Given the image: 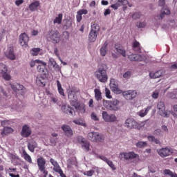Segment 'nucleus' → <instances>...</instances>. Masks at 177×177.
Returning <instances> with one entry per match:
<instances>
[{
    "mask_svg": "<svg viewBox=\"0 0 177 177\" xmlns=\"http://www.w3.org/2000/svg\"><path fill=\"white\" fill-rule=\"evenodd\" d=\"M131 75H132V73H131V71H127L123 74V77L128 80L131 78Z\"/></svg>",
    "mask_w": 177,
    "mask_h": 177,
    "instance_id": "56",
    "label": "nucleus"
},
{
    "mask_svg": "<svg viewBox=\"0 0 177 177\" xmlns=\"http://www.w3.org/2000/svg\"><path fill=\"white\" fill-rule=\"evenodd\" d=\"M48 41H53V44H59L60 42V33L57 30H50L46 35Z\"/></svg>",
    "mask_w": 177,
    "mask_h": 177,
    "instance_id": "3",
    "label": "nucleus"
},
{
    "mask_svg": "<svg viewBox=\"0 0 177 177\" xmlns=\"http://www.w3.org/2000/svg\"><path fill=\"white\" fill-rule=\"evenodd\" d=\"M37 164L38 169L43 175H48V170H46V159L40 156L37 159Z\"/></svg>",
    "mask_w": 177,
    "mask_h": 177,
    "instance_id": "4",
    "label": "nucleus"
},
{
    "mask_svg": "<svg viewBox=\"0 0 177 177\" xmlns=\"http://www.w3.org/2000/svg\"><path fill=\"white\" fill-rule=\"evenodd\" d=\"M37 146V144L35 141H31L28 144V149L29 151H31V153H34Z\"/></svg>",
    "mask_w": 177,
    "mask_h": 177,
    "instance_id": "34",
    "label": "nucleus"
},
{
    "mask_svg": "<svg viewBox=\"0 0 177 177\" xmlns=\"http://www.w3.org/2000/svg\"><path fill=\"white\" fill-rule=\"evenodd\" d=\"M74 124L76 125H80V127H84V128H86V123H85V121L82 120V118H77L73 121Z\"/></svg>",
    "mask_w": 177,
    "mask_h": 177,
    "instance_id": "32",
    "label": "nucleus"
},
{
    "mask_svg": "<svg viewBox=\"0 0 177 177\" xmlns=\"http://www.w3.org/2000/svg\"><path fill=\"white\" fill-rule=\"evenodd\" d=\"M5 56L10 60H16V55H15V50L13 45L10 44L8 46L6 51H5Z\"/></svg>",
    "mask_w": 177,
    "mask_h": 177,
    "instance_id": "12",
    "label": "nucleus"
},
{
    "mask_svg": "<svg viewBox=\"0 0 177 177\" xmlns=\"http://www.w3.org/2000/svg\"><path fill=\"white\" fill-rule=\"evenodd\" d=\"M95 77H97L100 82H107L109 78L107 77V71L103 67H100L95 72Z\"/></svg>",
    "mask_w": 177,
    "mask_h": 177,
    "instance_id": "2",
    "label": "nucleus"
},
{
    "mask_svg": "<svg viewBox=\"0 0 177 177\" xmlns=\"http://www.w3.org/2000/svg\"><path fill=\"white\" fill-rule=\"evenodd\" d=\"M157 152L160 157H168L172 154V149L169 147L157 149Z\"/></svg>",
    "mask_w": 177,
    "mask_h": 177,
    "instance_id": "15",
    "label": "nucleus"
},
{
    "mask_svg": "<svg viewBox=\"0 0 177 177\" xmlns=\"http://www.w3.org/2000/svg\"><path fill=\"white\" fill-rule=\"evenodd\" d=\"M157 109L158 110V113L162 117H169V113L168 111H165V104L162 101H160L157 104Z\"/></svg>",
    "mask_w": 177,
    "mask_h": 177,
    "instance_id": "9",
    "label": "nucleus"
},
{
    "mask_svg": "<svg viewBox=\"0 0 177 177\" xmlns=\"http://www.w3.org/2000/svg\"><path fill=\"white\" fill-rule=\"evenodd\" d=\"M40 50L41 49L39 48H32L30 50V55H32V56H38V55H39Z\"/></svg>",
    "mask_w": 177,
    "mask_h": 177,
    "instance_id": "43",
    "label": "nucleus"
},
{
    "mask_svg": "<svg viewBox=\"0 0 177 177\" xmlns=\"http://www.w3.org/2000/svg\"><path fill=\"white\" fill-rule=\"evenodd\" d=\"M94 93H95V99L97 100V102H99L100 100H102V91L99 90L98 88L94 89Z\"/></svg>",
    "mask_w": 177,
    "mask_h": 177,
    "instance_id": "33",
    "label": "nucleus"
},
{
    "mask_svg": "<svg viewBox=\"0 0 177 177\" xmlns=\"http://www.w3.org/2000/svg\"><path fill=\"white\" fill-rule=\"evenodd\" d=\"M91 118L93 121H97L99 120V117H97V115L95 112L91 113Z\"/></svg>",
    "mask_w": 177,
    "mask_h": 177,
    "instance_id": "52",
    "label": "nucleus"
},
{
    "mask_svg": "<svg viewBox=\"0 0 177 177\" xmlns=\"http://www.w3.org/2000/svg\"><path fill=\"white\" fill-rule=\"evenodd\" d=\"M147 146V142L140 141V142L136 143V147H138L139 149L146 147Z\"/></svg>",
    "mask_w": 177,
    "mask_h": 177,
    "instance_id": "45",
    "label": "nucleus"
},
{
    "mask_svg": "<svg viewBox=\"0 0 177 177\" xmlns=\"http://www.w3.org/2000/svg\"><path fill=\"white\" fill-rule=\"evenodd\" d=\"M100 30V27L97 24H91V30L90 32H94L95 34H99V30Z\"/></svg>",
    "mask_w": 177,
    "mask_h": 177,
    "instance_id": "36",
    "label": "nucleus"
},
{
    "mask_svg": "<svg viewBox=\"0 0 177 177\" xmlns=\"http://www.w3.org/2000/svg\"><path fill=\"white\" fill-rule=\"evenodd\" d=\"M137 27H138V28H143L146 27V24L145 22H138L137 23Z\"/></svg>",
    "mask_w": 177,
    "mask_h": 177,
    "instance_id": "60",
    "label": "nucleus"
},
{
    "mask_svg": "<svg viewBox=\"0 0 177 177\" xmlns=\"http://www.w3.org/2000/svg\"><path fill=\"white\" fill-rule=\"evenodd\" d=\"M77 142L80 143L84 150H86V151H89V146H90L89 142H86V140H85V138H84V137L78 136Z\"/></svg>",
    "mask_w": 177,
    "mask_h": 177,
    "instance_id": "19",
    "label": "nucleus"
},
{
    "mask_svg": "<svg viewBox=\"0 0 177 177\" xmlns=\"http://www.w3.org/2000/svg\"><path fill=\"white\" fill-rule=\"evenodd\" d=\"M104 140V136L97 132L95 135V142H103Z\"/></svg>",
    "mask_w": 177,
    "mask_h": 177,
    "instance_id": "41",
    "label": "nucleus"
},
{
    "mask_svg": "<svg viewBox=\"0 0 177 177\" xmlns=\"http://www.w3.org/2000/svg\"><path fill=\"white\" fill-rule=\"evenodd\" d=\"M147 139L149 142H152L153 143H156V145H158V143H160V141L156 139V138L153 136H149L147 137Z\"/></svg>",
    "mask_w": 177,
    "mask_h": 177,
    "instance_id": "46",
    "label": "nucleus"
},
{
    "mask_svg": "<svg viewBox=\"0 0 177 177\" xmlns=\"http://www.w3.org/2000/svg\"><path fill=\"white\" fill-rule=\"evenodd\" d=\"M142 14L140 12H136L133 15V19H140Z\"/></svg>",
    "mask_w": 177,
    "mask_h": 177,
    "instance_id": "62",
    "label": "nucleus"
},
{
    "mask_svg": "<svg viewBox=\"0 0 177 177\" xmlns=\"http://www.w3.org/2000/svg\"><path fill=\"white\" fill-rule=\"evenodd\" d=\"M61 110L69 115H75V111H74V109L71 108L68 104H62Z\"/></svg>",
    "mask_w": 177,
    "mask_h": 177,
    "instance_id": "18",
    "label": "nucleus"
},
{
    "mask_svg": "<svg viewBox=\"0 0 177 177\" xmlns=\"http://www.w3.org/2000/svg\"><path fill=\"white\" fill-rule=\"evenodd\" d=\"M165 71L163 70H159L156 72H151L149 73L150 78H153V80H156V78H160V77H162L163 74H165Z\"/></svg>",
    "mask_w": 177,
    "mask_h": 177,
    "instance_id": "24",
    "label": "nucleus"
},
{
    "mask_svg": "<svg viewBox=\"0 0 177 177\" xmlns=\"http://www.w3.org/2000/svg\"><path fill=\"white\" fill-rule=\"evenodd\" d=\"M40 3H39V1H33L32 2L28 8H29V10H30V12H35L37 10H38V8H39L40 6Z\"/></svg>",
    "mask_w": 177,
    "mask_h": 177,
    "instance_id": "25",
    "label": "nucleus"
},
{
    "mask_svg": "<svg viewBox=\"0 0 177 177\" xmlns=\"http://www.w3.org/2000/svg\"><path fill=\"white\" fill-rule=\"evenodd\" d=\"M57 91L59 95H61V96H65L64 90L62 87V84H60V82L59 80H57Z\"/></svg>",
    "mask_w": 177,
    "mask_h": 177,
    "instance_id": "39",
    "label": "nucleus"
},
{
    "mask_svg": "<svg viewBox=\"0 0 177 177\" xmlns=\"http://www.w3.org/2000/svg\"><path fill=\"white\" fill-rule=\"evenodd\" d=\"M115 49L116 52L118 53H119V55H122L123 56V57H125V56H127V53H126L127 51L125 50V49H124V47H122L120 45L115 44Z\"/></svg>",
    "mask_w": 177,
    "mask_h": 177,
    "instance_id": "27",
    "label": "nucleus"
},
{
    "mask_svg": "<svg viewBox=\"0 0 177 177\" xmlns=\"http://www.w3.org/2000/svg\"><path fill=\"white\" fill-rule=\"evenodd\" d=\"M68 93V99L71 102L72 106H75V103L78 101V97H77V91L75 90L69 89L67 91Z\"/></svg>",
    "mask_w": 177,
    "mask_h": 177,
    "instance_id": "8",
    "label": "nucleus"
},
{
    "mask_svg": "<svg viewBox=\"0 0 177 177\" xmlns=\"http://www.w3.org/2000/svg\"><path fill=\"white\" fill-rule=\"evenodd\" d=\"M11 88L14 92H19L21 95H24L26 93V88L21 84H11Z\"/></svg>",
    "mask_w": 177,
    "mask_h": 177,
    "instance_id": "20",
    "label": "nucleus"
},
{
    "mask_svg": "<svg viewBox=\"0 0 177 177\" xmlns=\"http://www.w3.org/2000/svg\"><path fill=\"white\" fill-rule=\"evenodd\" d=\"M21 135L23 136V138H28V136L31 135V128H30V127H28L27 124L24 125Z\"/></svg>",
    "mask_w": 177,
    "mask_h": 177,
    "instance_id": "21",
    "label": "nucleus"
},
{
    "mask_svg": "<svg viewBox=\"0 0 177 177\" xmlns=\"http://www.w3.org/2000/svg\"><path fill=\"white\" fill-rule=\"evenodd\" d=\"M109 86L113 93H116V95H120V93H122V90H120L118 88V82L115 80V79H111Z\"/></svg>",
    "mask_w": 177,
    "mask_h": 177,
    "instance_id": "11",
    "label": "nucleus"
},
{
    "mask_svg": "<svg viewBox=\"0 0 177 177\" xmlns=\"http://www.w3.org/2000/svg\"><path fill=\"white\" fill-rule=\"evenodd\" d=\"M125 128L127 129H142L145 126H138V124L133 118H128L124 122Z\"/></svg>",
    "mask_w": 177,
    "mask_h": 177,
    "instance_id": "5",
    "label": "nucleus"
},
{
    "mask_svg": "<svg viewBox=\"0 0 177 177\" xmlns=\"http://www.w3.org/2000/svg\"><path fill=\"white\" fill-rule=\"evenodd\" d=\"M104 92H105V96L107 99L113 98V96H111V91H110V89L105 88Z\"/></svg>",
    "mask_w": 177,
    "mask_h": 177,
    "instance_id": "47",
    "label": "nucleus"
},
{
    "mask_svg": "<svg viewBox=\"0 0 177 177\" xmlns=\"http://www.w3.org/2000/svg\"><path fill=\"white\" fill-rule=\"evenodd\" d=\"M106 164L109 165V167H110V168H111V169H113V171H115V169H117V168L115 167V165H114V163H113V161L109 160L106 162Z\"/></svg>",
    "mask_w": 177,
    "mask_h": 177,
    "instance_id": "51",
    "label": "nucleus"
},
{
    "mask_svg": "<svg viewBox=\"0 0 177 177\" xmlns=\"http://www.w3.org/2000/svg\"><path fill=\"white\" fill-rule=\"evenodd\" d=\"M177 92V88L176 89H174L173 92L171 93H169V97H171V99H176V93Z\"/></svg>",
    "mask_w": 177,
    "mask_h": 177,
    "instance_id": "53",
    "label": "nucleus"
},
{
    "mask_svg": "<svg viewBox=\"0 0 177 177\" xmlns=\"http://www.w3.org/2000/svg\"><path fill=\"white\" fill-rule=\"evenodd\" d=\"M129 60L131 62H146V55L131 54L129 56Z\"/></svg>",
    "mask_w": 177,
    "mask_h": 177,
    "instance_id": "16",
    "label": "nucleus"
},
{
    "mask_svg": "<svg viewBox=\"0 0 177 177\" xmlns=\"http://www.w3.org/2000/svg\"><path fill=\"white\" fill-rule=\"evenodd\" d=\"M96 131H92L88 133V138L89 140H91V142H95L96 140Z\"/></svg>",
    "mask_w": 177,
    "mask_h": 177,
    "instance_id": "40",
    "label": "nucleus"
},
{
    "mask_svg": "<svg viewBox=\"0 0 177 177\" xmlns=\"http://www.w3.org/2000/svg\"><path fill=\"white\" fill-rule=\"evenodd\" d=\"M93 174H95V170L91 169L88 171H86L83 173V174L86 176H93Z\"/></svg>",
    "mask_w": 177,
    "mask_h": 177,
    "instance_id": "48",
    "label": "nucleus"
},
{
    "mask_svg": "<svg viewBox=\"0 0 177 177\" xmlns=\"http://www.w3.org/2000/svg\"><path fill=\"white\" fill-rule=\"evenodd\" d=\"M139 156L133 151L130 152H122L119 154V158L122 161H127L128 160H133L138 158Z\"/></svg>",
    "mask_w": 177,
    "mask_h": 177,
    "instance_id": "6",
    "label": "nucleus"
},
{
    "mask_svg": "<svg viewBox=\"0 0 177 177\" xmlns=\"http://www.w3.org/2000/svg\"><path fill=\"white\" fill-rule=\"evenodd\" d=\"M37 70L39 73L44 74V75H46V73H48V68H46V63L40 60L37 65Z\"/></svg>",
    "mask_w": 177,
    "mask_h": 177,
    "instance_id": "17",
    "label": "nucleus"
},
{
    "mask_svg": "<svg viewBox=\"0 0 177 177\" xmlns=\"http://www.w3.org/2000/svg\"><path fill=\"white\" fill-rule=\"evenodd\" d=\"M120 100L113 99L112 100H103L102 104L106 110L110 111H118L120 110Z\"/></svg>",
    "mask_w": 177,
    "mask_h": 177,
    "instance_id": "1",
    "label": "nucleus"
},
{
    "mask_svg": "<svg viewBox=\"0 0 177 177\" xmlns=\"http://www.w3.org/2000/svg\"><path fill=\"white\" fill-rule=\"evenodd\" d=\"M122 95L124 99H126V100H132L133 99H135L136 96H138V92L133 90H129L127 91H124L122 93Z\"/></svg>",
    "mask_w": 177,
    "mask_h": 177,
    "instance_id": "13",
    "label": "nucleus"
},
{
    "mask_svg": "<svg viewBox=\"0 0 177 177\" xmlns=\"http://www.w3.org/2000/svg\"><path fill=\"white\" fill-rule=\"evenodd\" d=\"M164 175H167V176H170L171 177L174 172H172L171 170L169 169H165L163 171Z\"/></svg>",
    "mask_w": 177,
    "mask_h": 177,
    "instance_id": "54",
    "label": "nucleus"
},
{
    "mask_svg": "<svg viewBox=\"0 0 177 177\" xmlns=\"http://www.w3.org/2000/svg\"><path fill=\"white\" fill-rule=\"evenodd\" d=\"M107 42H105L101 47L100 50L101 56H106V55H107Z\"/></svg>",
    "mask_w": 177,
    "mask_h": 177,
    "instance_id": "35",
    "label": "nucleus"
},
{
    "mask_svg": "<svg viewBox=\"0 0 177 177\" xmlns=\"http://www.w3.org/2000/svg\"><path fill=\"white\" fill-rule=\"evenodd\" d=\"M24 3V0H16L15 5L16 6H20V5H23Z\"/></svg>",
    "mask_w": 177,
    "mask_h": 177,
    "instance_id": "63",
    "label": "nucleus"
},
{
    "mask_svg": "<svg viewBox=\"0 0 177 177\" xmlns=\"http://www.w3.org/2000/svg\"><path fill=\"white\" fill-rule=\"evenodd\" d=\"M82 15H88V10L86 9H82L77 11L76 19L77 21L80 23L81 20H82Z\"/></svg>",
    "mask_w": 177,
    "mask_h": 177,
    "instance_id": "26",
    "label": "nucleus"
},
{
    "mask_svg": "<svg viewBox=\"0 0 177 177\" xmlns=\"http://www.w3.org/2000/svg\"><path fill=\"white\" fill-rule=\"evenodd\" d=\"M0 75H2L3 78L6 81L10 80V75L9 74V69L8 66L2 63H0Z\"/></svg>",
    "mask_w": 177,
    "mask_h": 177,
    "instance_id": "7",
    "label": "nucleus"
},
{
    "mask_svg": "<svg viewBox=\"0 0 177 177\" xmlns=\"http://www.w3.org/2000/svg\"><path fill=\"white\" fill-rule=\"evenodd\" d=\"M22 157H24V160L29 162V164H32V159L31 158V156L28 155L24 149L22 151Z\"/></svg>",
    "mask_w": 177,
    "mask_h": 177,
    "instance_id": "31",
    "label": "nucleus"
},
{
    "mask_svg": "<svg viewBox=\"0 0 177 177\" xmlns=\"http://www.w3.org/2000/svg\"><path fill=\"white\" fill-rule=\"evenodd\" d=\"M54 55L57 57L58 60H60V53H59V48H54Z\"/></svg>",
    "mask_w": 177,
    "mask_h": 177,
    "instance_id": "55",
    "label": "nucleus"
},
{
    "mask_svg": "<svg viewBox=\"0 0 177 177\" xmlns=\"http://www.w3.org/2000/svg\"><path fill=\"white\" fill-rule=\"evenodd\" d=\"M133 48L136 52H140V44L137 41H134L133 43Z\"/></svg>",
    "mask_w": 177,
    "mask_h": 177,
    "instance_id": "44",
    "label": "nucleus"
},
{
    "mask_svg": "<svg viewBox=\"0 0 177 177\" xmlns=\"http://www.w3.org/2000/svg\"><path fill=\"white\" fill-rule=\"evenodd\" d=\"M160 95V89L155 90L152 93L153 99H158Z\"/></svg>",
    "mask_w": 177,
    "mask_h": 177,
    "instance_id": "49",
    "label": "nucleus"
},
{
    "mask_svg": "<svg viewBox=\"0 0 177 177\" xmlns=\"http://www.w3.org/2000/svg\"><path fill=\"white\" fill-rule=\"evenodd\" d=\"M13 132H15V130L12 127H5L1 131V135L2 136H6V135L13 133Z\"/></svg>",
    "mask_w": 177,
    "mask_h": 177,
    "instance_id": "29",
    "label": "nucleus"
},
{
    "mask_svg": "<svg viewBox=\"0 0 177 177\" xmlns=\"http://www.w3.org/2000/svg\"><path fill=\"white\" fill-rule=\"evenodd\" d=\"M36 84L39 86H45V80H44L42 77H37L36 79Z\"/></svg>",
    "mask_w": 177,
    "mask_h": 177,
    "instance_id": "42",
    "label": "nucleus"
},
{
    "mask_svg": "<svg viewBox=\"0 0 177 177\" xmlns=\"http://www.w3.org/2000/svg\"><path fill=\"white\" fill-rule=\"evenodd\" d=\"M50 162L53 166V171H55V172H58L62 169L60 165H59V163H57V161L55 160V159L50 158Z\"/></svg>",
    "mask_w": 177,
    "mask_h": 177,
    "instance_id": "28",
    "label": "nucleus"
},
{
    "mask_svg": "<svg viewBox=\"0 0 177 177\" xmlns=\"http://www.w3.org/2000/svg\"><path fill=\"white\" fill-rule=\"evenodd\" d=\"M41 60L39 59H36V60H32L30 62V67H35V66H38V64H39V62Z\"/></svg>",
    "mask_w": 177,
    "mask_h": 177,
    "instance_id": "50",
    "label": "nucleus"
},
{
    "mask_svg": "<svg viewBox=\"0 0 177 177\" xmlns=\"http://www.w3.org/2000/svg\"><path fill=\"white\" fill-rule=\"evenodd\" d=\"M63 20V14H59L53 20V24H62Z\"/></svg>",
    "mask_w": 177,
    "mask_h": 177,
    "instance_id": "38",
    "label": "nucleus"
},
{
    "mask_svg": "<svg viewBox=\"0 0 177 177\" xmlns=\"http://www.w3.org/2000/svg\"><path fill=\"white\" fill-rule=\"evenodd\" d=\"M11 122L10 120H3L1 121L2 127H5V125H10Z\"/></svg>",
    "mask_w": 177,
    "mask_h": 177,
    "instance_id": "61",
    "label": "nucleus"
},
{
    "mask_svg": "<svg viewBox=\"0 0 177 177\" xmlns=\"http://www.w3.org/2000/svg\"><path fill=\"white\" fill-rule=\"evenodd\" d=\"M28 41H30V37L26 33H22L19 35V43L21 46H24V48H26L28 45Z\"/></svg>",
    "mask_w": 177,
    "mask_h": 177,
    "instance_id": "14",
    "label": "nucleus"
},
{
    "mask_svg": "<svg viewBox=\"0 0 177 177\" xmlns=\"http://www.w3.org/2000/svg\"><path fill=\"white\" fill-rule=\"evenodd\" d=\"M152 107L153 106L151 105H149L147 107L139 111L137 113L138 115L141 118L146 117V115L149 114V112L151 110Z\"/></svg>",
    "mask_w": 177,
    "mask_h": 177,
    "instance_id": "23",
    "label": "nucleus"
},
{
    "mask_svg": "<svg viewBox=\"0 0 177 177\" xmlns=\"http://www.w3.org/2000/svg\"><path fill=\"white\" fill-rule=\"evenodd\" d=\"M78 110L80 113H81L82 114H84V113H85V106H79Z\"/></svg>",
    "mask_w": 177,
    "mask_h": 177,
    "instance_id": "64",
    "label": "nucleus"
},
{
    "mask_svg": "<svg viewBox=\"0 0 177 177\" xmlns=\"http://www.w3.org/2000/svg\"><path fill=\"white\" fill-rule=\"evenodd\" d=\"M102 119L105 122H115L117 121V116L114 114H109L107 111H103L102 112Z\"/></svg>",
    "mask_w": 177,
    "mask_h": 177,
    "instance_id": "10",
    "label": "nucleus"
},
{
    "mask_svg": "<svg viewBox=\"0 0 177 177\" xmlns=\"http://www.w3.org/2000/svg\"><path fill=\"white\" fill-rule=\"evenodd\" d=\"M96 38H97V33L90 32L88 35V41L90 42H95V41H96Z\"/></svg>",
    "mask_w": 177,
    "mask_h": 177,
    "instance_id": "37",
    "label": "nucleus"
},
{
    "mask_svg": "<svg viewBox=\"0 0 177 177\" xmlns=\"http://www.w3.org/2000/svg\"><path fill=\"white\" fill-rule=\"evenodd\" d=\"M56 64L57 62L55 59H53V57L49 58L48 64H50V66H54Z\"/></svg>",
    "mask_w": 177,
    "mask_h": 177,
    "instance_id": "57",
    "label": "nucleus"
},
{
    "mask_svg": "<svg viewBox=\"0 0 177 177\" xmlns=\"http://www.w3.org/2000/svg\"><path fill=\"white\" fill-rule=\"evenodd\" d=\"M62 129L68 138H71L73 136V129H71L70 126L64 124L62 127Z\"/></svg>",
    "mask_w": 177,
    "mask_h": 177,
    "instance_id": "22",
    "label": "nucleus"
},
{
    "mask_svg": "<svg viewBox=\"0 0 177 177\" xmlns=\"http://www.w3.org/2000/svg\"><path fill=\"white\" fill-rule=\"evenodd\" d=\"M53 67L55 70V71H62V67H60V66H59L57 63L55 64Z\"/></svg>",
    "mask_w": 177,
    "mask_h": 177,
    "instance_id": "59",
    "label": "nucleus"
},
{
    "mask_svg": "<svg viewBox=\"0 0 177 177\" xmlns=\"http://www.w3.org/2000/svg\"><path fill=\"white\" fill-rule=\"evenodd\" d=\"M169 13H171V12L168 9V8L167 6H165L162 9L161 14L159 16H158V19L159 20H161L162 19H164V15H169Z\"/></svg>",
    "mask_w": 177,
    "mask_h": 177,
    "instance_id": "30",
    "label": "nucleus"
},
{
    "mask_svg": "<svg viewBox=\"0 0 177 177\" xmlns=\"http://www.w3.org/2000/svg\"><path fill=\"white\" fill-rule=\"evenodd\" d=\"M50 100L53 103H55V104H59V99H57V97L52 96L50 97Z\"/></svg>",
    "mask_w": 177,
    "mask_h": 177,
    "instance_id": "58",
    "label": "nucleus"
}]
</instances>
